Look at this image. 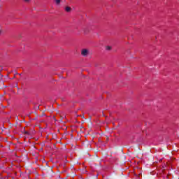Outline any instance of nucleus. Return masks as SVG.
<instances>
[{
	"instance_id": "f257e3e1",
	"label": "nucleus",
	"mask_w": 179,
	"mask_h": 179,
	"mask_svg": "<svg viewBox=\"0 0 179 179\" xmlns=\"http://www.w3.org/2000/svg\"><path fill=\"white\" fill-rule=\"evenodd\" d=\"M81 54L82 55H83L84 57H86V55H87V54H89V50H87V49H83L81 51Z\"/></svg>"
},
{
	"instance_id": "f03ea898",
	"label": "nucleus",
	"mask_w": 179,
	"mask_h": 179,
	"mask_svg": "<svg viewBox=\"0 0 179 179\" xmlns=\"http://www.w3.org/2000/svg\"><path fill=\"white\" fill-rule=\"evenodd\" d=\"M55 2L56 5H59V3H61V0H55Z\"/></svg>"
},
{
	"instance_id": "7ed1b4c3",
	"label": "nucleus",
	"mask_w": 179,
	"mask_h": 179,
	"mask_svg": "<svg viewBox=\"0 0 179 179\" xmlns=\"http://www.w3.org/2000/svg\"><path fill=\"white\" fill-rule=\"evenodd\" d=\"M65 10H66V12H71V8L70 7H66Z\"/></svg>"
},
{
	"instance_id": "20e7f679",
	"label": "nucleus",
	"mask_w": 179,
	"mask_h": 179,
	"mask_svg": "<svg viewBox=\"0 0 179 179\" xmlns=\"http://www.w3.org/2000/svg\"><path fill=\"white\" fill-rule=\"evenodd\" d=\"M106 50H111V47L107 46V47H106Z\"/></svg>"
},
{
	"instance_id": "39448f33",
	"label": "nucleus",
	"mask_w": 179,
	"mask_h": 179,
	"mask_svg": "<svg viewBox=\"0 0 179 179\" xmlns=\"http://www.w3.org/2000/svg\"><path fill=\"white\" fill-rule=\"evenodd\" d=\"M25 2H29L30 0H24Z\"/></svg>"
},
{
	"instance_id": "423d86ee",
	"label": "nucleus",
	"mask_w": 179,
	"mask_h": 179,
	"mask_svg": "<svg viewBox=\"0 0 179 179\" xmlns=\"http://www.w3.org/2000/svg\"><path fill=\"white\" fill-rule=\"evenodd\" d=\"M0 34H1V31H0Z\"/></svg>"
}]
</instances>
